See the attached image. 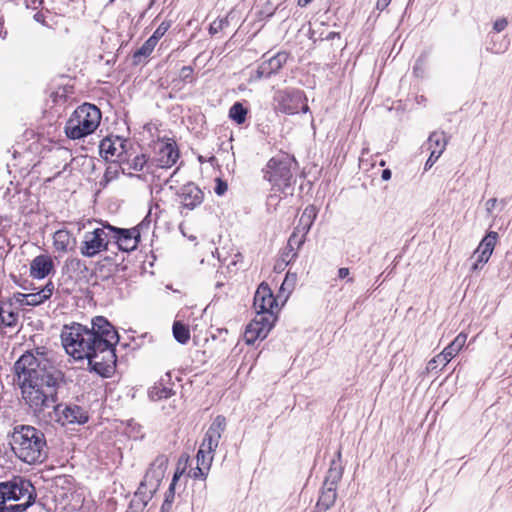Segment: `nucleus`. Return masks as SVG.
<instances>
[{"label": "nucleus", "instance_id": "obj_1", "mask_svg": "<svg viewBox=\"0 0 512 512\" xmlns=\"http://www.w3.org/2000/svg\"><path fill=\"white\" fill-rule=\"evenodd\" d=\"M18 381L21 383L22 397L29 408L37 415L49 409L59 411L58 388L60 372L47 369L31 354H23L14 365Z\"/></svg>", "mask_w": 512, "mask_h": 512}, {"label": "nucleus", "instance_id": "obj_2", "mask_svg": "<svg viewBox=\"0 0 512 512\" xmlns=\"http://www.w3.org/2000/svg\"><path fill=\"white\" fill-rule=\"evenodd\" d=\"M61 340L66 353L75 360L86 359L91 371L105 378L114 373L115 349H108L105 341H96L95 334L88 331V327L79 323L65 326Z\"/></svg>", "mask_w": 512, "mask_h": 512}, {"label": "nucleus", "instance_id": "obj_3", "mask_svg": "<svg viewBox=\"0 0 512 512\" xmlns=\"http://www.w3.org/2000/svg\"><path fill=\"white\" fill-rule=\"evenodd\" d=\"M10 446L19 460L30 465L42 463L47 457L44 433L33 426H15Z\"/></svg>", "mask_w": 512, "mask_h": 512}, {"label": "nucleus", "instance_id": "obj_4", "mask_svg": "<svg viewBox=\"0 0 512 512\" xmlns=\"http://www.w3.org/2000/svg\"><path fill=\"white\" fill-rule=\"evenodd\" d=\"M34 501V487L21 476L0 482V512H23Z\"/></svg>", "mask_w": 512, "mask_h": 512}, {"label": "nucleus", "instance_id": "obj_5", "mask_svg": "<svg viewBox=\"0 0 512 512\" xmlns=\"http://www.w3.org/2000/svg\"><path fill=\"white\" fill-rule=\"evenodd\" d=\"M101 120L100 110L93 104L84 103L76 108L65 125V133L70 139H80L93 133Z\"/></svg>", "mask_w": 512, "mask_h": 512}, {"label": "nucleus", "instance_id": "obj_6", "mask_svg": "<svg viewBox=\"0 0 512 512\" xmlns=\"http://www.w3.org/2000/svg\"><path fill=\"white\" fill-rule=\"evenodd\" d=\"M273 104L277 111L293 115L300 111L307 112L308 105L305 103L304 93L301 90L287 88L274 92Z\"/></svg>", "mask_w": 512, "mask_h": 512}, {"label": "nucleus", "instance_id": "obj_7", "mask_svg": "<svg viewBox=\"0 0 512 512\" xmlns=\"http://www.w3.org/2000/svg\"><path fill=\"white\" fill-rule=\"evenodd\" d=\"M108 227L110 224H103L102 227L86 232L80 245V253L88 258H92L100 252L108 250V244L111 240V233Z\"/></svg>", "mask_w": 512, "mask_h": 512}, {"label": "nucleus", "instance_id": "obj_8", "mask_svg": "<svg viewBox=\"0 0 512 512\" xmlns=\"http://www.w3.org/2000/svg\"><path fill=\"white\" fill-rule=\"evenodd\" d=\"M263 172L264 178L279 190H284L291 185L292 162H268Z\"/></svg>", "mask_w": 512, "mask_h": 512}, {"label": "nucleus", "instance_id": "obj_9", "mask_svg": "<svg viewBox=\"0 0 512 512\" xmlns=\"http://www.w3.org/2000/svg\"><path fill=\"white\" fill-rule=\"evenodd\" d=\"M275 319L272 313L256 315L245 329L244 340L246 344L252 345L257 340L265 339L272 329Z\"/></svg>", "mask_w": 512, "mask_h": 512}, {"label": "nucleus", "instance_id": "obj_10", "mask_svg": "<svg viewBox=\"0 0 512 512\" xmlns=\"http://www.w3.org/2000/svg\"><path fill=\"white\" fill-rule=\"evenodd\" d=\"M168 467V457L166 455H159L150 464L143 480L140 483L139 490H147L149 494H153L158 489L165 472Z\"/></svg>", "mask_w": 512, "mask_h": 512}, {"label": "nucleus", "instance_id": "obj_11", "mask_svg": "<svg viewBox=\"0 0 512 512\" xmlns=\"http://www.w3.org/2000/svg\"><path fill=\"white\" fill-rule=\"evenodd\" d=\"M88 331H92L95 334L96 341H105L108 349H115V345L119 341L117 331L103 316L94 317L91 322V328H88Z\"/></svg>", "mask_w": 512, "mask_h": 512}, {"label": "nucleus", "instance_id": "obj_12", "mask_svg": "<svg viewBox=\"0 0 512 512\" xmlns=\"http://www.w3.org/2000/svg\"><path fill=\"white\" fill-rule=\"evenodd\" d=\"M497 239V232L490 231L481 240V242L479 243L478 247L476 248L472 255V258H475V262L471 266L472 272L482 269V267L488 262L494 251Z\"/></svg>", "mask_w": 512, "mask_h": 512}, {"label": "nucleus", "instance_id": "obj_13", "mask_svg": "<svg viewBox=\"0 0 512 512\" xmlns=\"http://www.w3.org/2000/svg\"><path fill=\"white\" fill-rule=\"evenodd\" d=\"M253 307L256 311V315L264 313H272L274 315V310L278 307V304L267 283L262 282L257 288L254 295Z\"/></svg>", "mask_w": 512, "mask_h": 512}, {"label": "nucleus", "instance_id": "obj_14", "mask_svg": "<svg viewBox=\"0 0 512 512\" xmlns=\"http://www.w3.org/2000/svg\"><path fill=\"white\" fill-rule=\"evenodd\" d=\"M108 229L112 231L111 239L115 240L120 250L130 252L137 248L140 238L137 229H123L114 226L108 227Z\"/></svg>", "mask_w": 512, "mask_h": 512}, {"label": "nucleus", "instance_id": "obj_15", "mask_svg": "<svg viewBox=\"0 0 512 512\" xmlns=\"http://www.w3.org/2000/svg\"><path fill=\"white\" fill-rule=\"evenodd\" d=\"M226 429V419L222 415H218L211 425L209 426L208 430L205 433V436L203 438V441L201 443V447L208 449V451H214L219 445V441L222 437L223 432Z\"/></svg>", "mask_w": 512, "mask_h": 512}, {"label": "nucleus", "instance_id": "obj_16", "mask_svg": "<svg viewBox=\"0 0 512 512\" xmlns=\"http://www.w3.org/2000/svg\"><path fill=\"white\" fill-rule=\"evenodd\" d=\"M288 60V53L280 51L257 68V78H269L277 73Z\"/></svg>", "mask_w": 512, "mask_h": 512}, {"label": "nucleus", "instance_id": "obj_17", "mask_svg": "<svg viewBox=\"0 0 512 512\" xmlns=\"http://www.w3.org/2000/svg\"><path fill=\"white\" fill-rule=\"evenodd\" d=\"M179 197L184 209L193 210L203 202L204 194L194 183H188L181 188Z\"/></svg>", "mask_w": 512, "mask_h": 512}, {"label": "nucleus", "instance_id": "obj_18", "mask_svg": "<svg viewBox=\"0 0 512 512\" xmlns=\"http://www.w3.org/2000/svg\"><path fill=\"white\" fill-rule=\"evenodd\" d=\"M447 145V137L444 132L434 131L430 134L422 149L429 152L427 160H438Z\"/></svg>", "mask_w": 512, "mask_h": 512}, {"label": "nucleus", "instance_id": "obj_19", "mask_svg": "<svg viewBox=\"0 0 512 512\" xmlns=\"http://www.w3.org/2000/svg\"><path fill=\"white\" fill-rule=\"evenodd\" d=\"M127 141L120 137L114 139L107 137L100 142L99 152L104 160L109 156L121 157L122 153L126 151Z\"/></svg>", "mask_w": 512, "mask_h": 512}, {"label": "nucleus", "instance_id": "obj_20", "mask_svg": "<svg viewBox=\"0 0 512 512\" xmlns=\"http://www.w3.org/2000/svg\"><path fill=\"white\" fill-rule=\"evenodd\" d=\"M154 150L158 153V160H178L179 149L173 138H159L154 144Z\"/></svg>", "mask_w": 512, "mask_h": 512}, {"label": "nucleus", "instance_id": "obj_21", "mask_svg": "<svg viewBox=\"0 0 512 512\" xmlns=\"http://www.w3.org/2000/svg\"><path fill=\"white\" fill-rule=\"evenodd\" d=\"M54 268L53 260L48 255H38L30 263V275L35 279H43Z\"/></svg>", "mask_w": 512, "mask_h": 512}, {"label": "nucleus", "instance_id": "obj_22", "mask_svg": "<svg viewBox=\"0 0 512 512\" xmlns=\"http://www.w3.org/2000/svg\"><path fill=\"white\" fill-rule=\"evenodd\" d=\"M341 457L342 454L341 450L339 449L336 452L335 457L330 462V467L327 471L323 485H326L327 487L337 488V485L342 478L344 470Z\"/></svg>", "mask_w": 512, "mask_h": 512}, {"label": "nucleus", "instance_id": "obj_23", "mask_svg": "<svg viewBox=\"0 0 512 512\" xmlns=\"http://www.w3.org/2000/svg\"><path fill=\"white\" fill-rule=\"evenodd\" d=\"M196 460H197V467L193 471L192 477L204 479V478H206V476L210 470V467H211V464L213 461V452L208 451V449L200 446V448L197 452V455H196Z\"/></svg>", "mask_w": 512, "mask_h": 512}, {"label": "nucleus", "instance_id": "obj_24", "mask_svg": "<svg viewBox=\"0 0 512 512\" xmlns=\"http://www.w3.org/2000/svg\"><path fill=\"white\" fill-rule=\"evenodd\" d=\"M467 340L465 333H459L455 339L442 351L441 364L445 367L463 348Z\"/></svg>", "mask_w": 512, "mask_h": 512}, {"label": "nucleus", "instance_id": "obj_25", "mask_svg": "<svg viewBox=\"0 0 512 512\" xmlns=\"http://www.w3.org/2000/svg\"><path fill=\"white\" fill-rule=\"evenodd\" d=\"M336 499L337 488L323 485L313 512H326L335 504Z\"/></svg>", "mask_w": 512, "mask_h": 512}, {"label": "nucleus", "instance_id": "obj_26", "mask_svg": "<svg viewBox=\"0 0 512 512\" xmlns=\"http://www.w3.org/2000/svg\"><path fill=\"white\" fill-rule=\"evenodd\" d=\"M63 424H84L88 421V415L82 407L77 405L65 406L61 411Z\"/></svg>", "mask_w": 512, "mask_h": 512}, {"label": "nucleus", "instance_id": "obj_27", "mask_svg": "<svg viewBox=\"0 0 512 512\" xmlns=\"http://www.w3.org/2000/svg\"><path fill=\"white\" fill-rule=\"evenodd\" d=\"M75 243L76 239L67 230H57L53 235L54 247L59 252H67L74 247Z\"/></svg>", "mask_w": 512, "mask_h": 512}, {"label": "nucleus", "instance_id": "obj_28", "mask_svg": "<svg viewBox=\"0 0 512 512\" xmlns=\"http://www.w3.org/2000/svg\"><path fill=\"white\" fill-rule=\"evenodd\" d=\"M316 215H317V211H316L315 206H313V205L307 206L299 219V224L296 227V230L298 232H302L306 235L309 232V230L313 224V221L316 218Z\"/></svg>", "mask_w": 512, "mask_h": 512}, {"label": "nucleus", "instance_id": "obj_29", "mask_svg": "<svg viewBox=\"0 0 512 512\" xmlns=\"http://www.w3.org/2000/svg\"><path fill=\"white\" fill-rule=\"evenodd\" d=\"M54 285L48 282L40 291L29 293L28 306H37L49 299L53 293Z\"/></svg>", "mask_w": 512, "mask_h": 512}, {"label": "nucleus", "instance_id": "obj_30", "mask_svg": "<svg viewBox=\"0 0 512 512\" xmlns=\"http://www.w3.org/2000/svg\"><path fill=\"white\" fill-rule=\"evenodd\" d=\"M173 394L174 391L170 387V384H164L163 381L155 383L154 386L149 389V397L153 401L170 398Z\"/></svg>", "mask_w": 512, "mask_h": 512}, {"label": "nucleus", "instance_id": "obj_31", "mask_svg": "<svg viewBox=\"0 0 512 512\" xmlns=\"http://www.w3.org/2000/svg\"><path fill=\"white\" fill-rule=\"evenodd\" d=\"M18 321V313L11 309V305L0 306V323L7 327H14Z\"/></svg>", "mask_w": 512, "mask_h": 512}, {"label": "nucleus", "instance_id": "obj_32", "mask_svg": "<svg viewBox=\"0 0 512 512\" xmlns=\"http://www.w3.org/2000/svg\"><path fill=\"white\" fill-rule=\"evenodd\" d=\"M248 110L240 102H235L229 109V117L237 124H243L246 121Z\"/></svg>", "mask_w": 512, "mask_h": 512}, {"label": "nucleus", "instance_id": "obj_33", "mask_svg": "<svg viewBox=\"0 0 512 512\" xmlns=\"http://www.w3.org/2000/svg\"><path fill=\"white\" fill-rule=\"evenodd\" d=\"M157 41H155L152 37H150L146 42L139 48L133 55V60L135 64H138L141 61V58L148 57L152 51L154 50Z\"/></svg>", "mask_w": 512, "mask_h": 512}, {"label": "nucleus", "instance_id": "obj_34", "mask_svg": "<svg viewBox=\"0 0 512 512\" xmlns=\"http://www.w3.org/2000/svg\"><path fill=\"white\" fill-rule=\"evenodd\" d=\"M121 164L122 174L128 176H134L135 172H145L149 169L148 162H121Z\"/></svg>", "mask_w": 512, "mask_h": 512}, {"label": "nucleus", "instance_id": "obj_35", "mask_svg": "<svg viewBox=\"0 0 512 512\" xmlns=\"http://www.w3.org/2000/svg\"><path fill=\"white\" fill-rule=\"evenodd\" d=\"M173 336L180 344H186L190 339V331L188 327L181 322H174L173 324Z\"/></svg>", "mask_w": 512, "mask_h": 512}, {"label": "nucleus", "instance_id": "obj_36", "mask_svg": "<svg viewBox=\"0 0 512 512\" xmlns=\"http://www.w3.org/2000/svg\"><path fill=\"white\" fill-rule=\"evenodd\" d=\"M297 232V230L294 231L288 239L287 249L292 253L290 260L297 257L296 250H298L305 242V234L302 233V235L299 236Z\"/></svg>", "mask_w": 512, "mask_h": 512}, {"label": "nucleus", "instance_id": "obj_37", "mask_svg": "<svg viewBox=\"0 0 512 512\" xmlns=\"http://www.w3.org/2000/svg\"><path fill=\"white\" fill-rule=\"evenodd\" d=\"M122 173V164L121 162H109V165L106 167L105 171V179L107 182L116 179L119 176V173Z\"/></svg>", "mask_w": 512, "mask_h": 512}, {"label": "nucleus", "instance_id": "obj_38", "mask_svg": "<svg viewBox=\"0 0 512 512\" xmlns=\"http://www.w3.org/2000/svg\"><path fill=\"white\" fill-rule=\"evenodd\" d=\"M175 498V487L174 483H171L167 492L165 493V499L161 507V511H169Z\"/></svg>", "mask_w": 512, "mask_h": 512}, {"label": "nucleus", "instance_id": "obj_39", "mask_svg": "<svg viewBox=\"0 0 512 512\" xmlns=\"http://www.w3.org/2000/svg\"><path fill=\"white\" fill-rule=\"evenodd\" d=\"M171 26V21H163L151 36L155 41H159Z\"/></svg>", "mask_w": 512, "mask_h": 512}, {"label": "nucleus", "instance_id": "obj_40", "mask_svg": "<svg viewBox=\"0 0 512 512\" xmlns=\"http://www.w3.org/2000/svg\"><path fill=\"white\" fill-rule=\"evenodd\" d=\"M193 68L191 66H183L180 70L179 77L184 82H193Z\"/></svg>", "mask_w": 512, "mask_h": 512}, {"label": "nucleus", "instance_id": "obj_41", "mask_svg": "<svg viewBox=\"0 0 512 512\" xmlns=\"http://www.w3.org/2000/svg\"><path fill=\"white\" fill-rule=\"evenodd\" d=\"M424 72H425V58L421 56L415 62V65L413 67V73L417 77H423Z\"/></svg>", "mask_w": 512, "mask_h": 512}, {"label": "nucleus", "instance_id": "obj_42", "mask_svg": "<svg viewBox=\"0 0 512 512\" xmlns=\"http://www.w3.org/2000/svg\"><path fill=\"white\" fill-rule=\"evenodd\" d=\"M216 185L214 187V191L218 196H222L226 193L228 189V185L221 178H216Z\"/></svg>", "mask_w": 512, "mask_h": 512}, {"label": "nucleus", "instance_id": "obj_43", "mask_svg": "<svg viewBox=\"0 0 512 512\" xmlns=\"http://www.w3.org/2000/svg\"><path fill=\"white\" fill-rule=\"evenodd\" d=\"M508 26V21L506 18L502 17L497 19L493 24V30L497 33L502 32Z\"/></svg>", "mask_w": 512, "mask_h": 512}, {"label": "nucleus", "instance_id": "obj_44", "mask_svg": "<svg viewBox=\"0 0 512 512\" xmlns=\"http://www.w3.org/2000/svg\"><path fill=\"white\" fill-rule=\"evenodd\" d=\"M442 356V352L439 353L438 355H436L434 358H432L428 364H427V370L428 371H433V370H436L438 368L439 365L442 366L441 364V358L439 359V357Z\"/></svg>", "mask_w": 512, "mask_h": 512}, {"label": "nucleus", "instance_id": "obj_45", "mask_svg": "<svg viewBox=\"0 0 512 512\" xmlns=\"http://www.w3.org/2000/svg\"><path fill=\"white\" fill-rule=\"evenodd\" d=\"M350 270L347 267H341L338 269V278L339 279H347L348 282H354L353 277H349Z\"/></svg>", "mask_w": 512, "mask_h": 512}, {"label": "nucleus", "instance_id": "obj_46", "mask_svg": "<svg viewBox=\"0 0 512 512\" xmlns=\"http://www.w3.org/2000/svg\"><path fill=\"white\" fill-rule=\"evenodd\" d=\"M28 298L29 294L18 293L15 295V299L20 305L28 306Z\"/></svg>", "mask_w": 512, "mask_h": 512}, {"label": "nucleus", "instance_id": "obj_47", "mask_svg": "<svg viewBox=\"0 0 512 512\" xmlns=\"http://www.w3.org/2000/svg\"><path fill=\"white\" fill-rule=\"evenodd\" d=\"M222 20H220L219 22L217 21H214L211 25H210V28H209V32L210 34H216L218 33L219 30L222 29Z\"/></svg>", "mask_w": 512, "mask_h": 512}, {"label": "nucleus", "instance_id": "obj_48", "mask_svg": "<svg viewBox=\"0 0 512 512\" xmlns=\"http://www.w3.org/2000/svg\"><path fill=\"white\" fill-rule=\"evenodd\" d=\"M496 204H497L496 198L489 199L485 204L487 212L491 213L493 211V209L495 208Z\"/></svg>", "mask_w": 512, "mask_h": 512}, {"label": "nucleus", "instance_id": "obj_49", "mask_svg": "<svg viewBox=\"0 0 512 512\" xmlns=\"http://www.w3.org/2000/svg\"><path fill=\"white\" fill-rule=\"evenodd\" d=\"M390 2H391V0H377L376 8L380 11H383L384 9H386L388 7Z\"/></svg>", "mask_w": 512, "mask_h": 512}, {"label": "nucleus", "instance_id": "obj_50", "mask_svg": "<svg viewBox=\"0 0 512 512\" xmlns=\"http://www.w3.org/2000/svg\"><path fill=\"white\" fill-rule=\"evenodd\" d=\"M70 265L73 266V267H76L77 269H80L81 267L85 268V265L82 262V260L77 259V258L71 259L70 260Z\"/></svg>", "mask_w": 512, "mask_h": 512}, {"label": "nucleus", "instance_id": "obj_51", "mask_svg": "<svg viewBox=\"0 0 512 512\" xmlns=\"http://www.w3.org/2000/svg\"><path fill=\"white\" fill-rule=\"evenodd\" d=\"M381 178L384 181H387L391 178V170L390 169H384L381 174Z\"/></svg>", "mask_w": 512, "mask_h": 512}, {"label": "nucleus", "instance_id": "obj_52", "mask_svg": "<svg viewBox=\"0 0 512 512\" xmlns=\"http://www.w3.org/2000/svg\"><path fill=\"white\" fill-rule=\"evenodd\" d=\"M182 474V471H179L177 470L174 475H173V478H172V482L171 483H174V485L176 484V482L178 481V479L180 478Z\"/></svg>", "mask_w": 512, "mask_h": 512}, {"label": "nucleus", "instance_id": "obj_53", "mask_svg": "<svg viewBox=\"0 0 512 512\" xmlns=\"http://www.w3.org/2000/svg\"><path fill=\"white\" fill-rule=\"evenodd\" d=\"M312 0H298V6L300 7H306L308 4H310Z\"/></svg>", "mask_w": 512, "mask_h": 512}, {"label": "nucleus", "instance_id": "obj_54", "mask_svg": "<svg viewBox=\"0 0 512 512\" xmlns=\"http://www.w3.org/2000/svg\"><path fill=\"white\" fill-rule=\"evenodd\" d=\"M338 36H339V33H337V32H330V33L327 34L325 39L326 40H332L333 38L338 37Z\"/></svg>", "mask_w": 512, "mask_h": 512}, {"label": "nucleus", "instance_id": "obj_55", "mask_svg": "<svg viewBox=\"0 0 512 512\" xmlns=\"http://www.w3.org/2000/svg\"><path fill=\"white\" fill-rule=\"evenodd\" d=\"M428 163H429V162H426V166H425V170H426V171L432 167V164H430V165L428 166Z\"/></svg>", "mask_w": 512, "mask_h": 512}, {"label": "nucleus", "instance_id": "obj_56", "mask_svg": "<svg viewBox=\"0 0 512 512\" xmlns=\"http://www.w3.org/2000/svg\"><path fill=\"white\" fill-rule=\"evenodd\" d=\"M133 160H135V161L140 160V156H135V158Z\"/></svg>", "mask_w": 512, "mask_h": 512}, {"label": "nucleus", "instance_id": "obj_57", "mask_svg": "<svg viewBox=\"0 0 512 512\" xmlns=\"http://www.w3.org/2000/svg\"><path fill=\"white\" fill-rule=\"evenodd\" d=\"M380 163V166L383 167L385 166L386 162H379Z\"/></svg>", "mask_w": 512, "mask_h": 512}, {"label": "nucleus", "instance_id": "obj_58", "mask_svg": "<svg viewBox=\"0 0 512 512\" xmlns=\"http://www.w3.org/2000/svg\"><path fill=\"white\" fill-rule=\"evenodd\" d=\"M198 160H199V161H202V160H205V159H204L202 156H199V157H198Z\"/></svg>", "mask_w": 512, "mask_h": 512}, {"label": "nucleus", "instance_id": "obj_59", "mask_svg": "<svg viewBox=\"0 0 512 512\" xmlns=\"http://www.w3.org/2000/svg\"><path fill=\"white\" fill-rule=\"evenodd\" d=\"M207 160L212 161V160H215V158L214 157H210Z\"/></svg>", "mask_w": 512, "mask_h": 512}, {"label": "nucleus", "instance_id": "obj_60", "mask_svg": "<svg viewBox=\"0 0 512 512\" xmlns=\"http://www.w3.org/2000/svg\"><path fill=\"white\" fill-rule=\"evenodd\" d=\"M0 454H2V445L0 444Z\"/></svg>", "mask_w": 512, "mask_h": 512}]
</instances>
